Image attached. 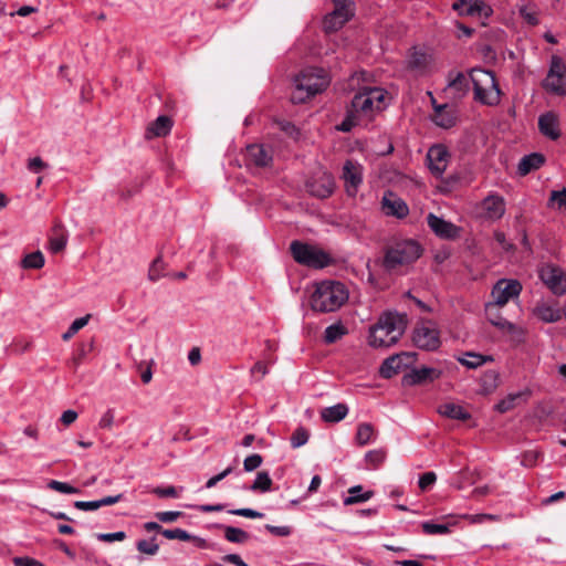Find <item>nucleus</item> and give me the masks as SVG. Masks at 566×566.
<instances>
[{"instance_id":"1","label":"nucleus","mask_w":566,"mask_h":566,"mask_svg":"<svg viewBox=\"0 0 566 566\" xmlns=\"http://www.w3.org/2000/svg\"><path fill=\"white\" fill-rule=\"evenodd\" d=\"M407 327L405 315L387 312L370 326L368 344L374 348H388L399 342Z\"/></svg>"},{"instance_id":"2","label":"nucleus","mask_w":566,"mask_h":566,"mask_svg":"<svg viewBox=\"0 0 566 566\" xmlns=\"http://www.w3.org/2000/svg\"><path fill=\"white\" fill-rule=\"evenodd\" d=\"M348 300L345 285L338 281L317 283L311 297V307L315 312L329 313L338 310Z\"/></svg>"},{"instance_id":"3","label":"nucleus","mask_w":566,"mask_h":566,"mask_svg":"<svg viewBox=\"0 0 566 566\" xmlns=\"http://www.w3.org/2000/svg\"><path fill=\"white\" fill-rule=\"evenodd\" d=\"M422 252V247L416 240L398 241L385 250L380 264L387 273H394L401 266L415 263Z\"/></svg>"},{"instance_id":"4","label":"nucleus","mask_w":566,"mask_h":566,"mask_svg":"<svg viewBox=\"0 0 566 566\" xmlns=\"http://www.w3.org/2000/svg\"><path fill=\"white\" fill-rule=\"evenodd\" d=\"M474 99L483 105L494 106L500 103L501 90L492 71L474 67L470 71Z\"/></svg>"},{"instance_id":"5","label":"nucleus","mask_w":566,"mask_h":566,"mask_svg":"<svg viewBox=\"0 0 566 566\" xmlns=\"http://www.w3.org/2000/svg\"><path fill=\"white\" fill-rule=\"evenodd\" d=\"M290 252L296 263L311 269H324L333 264L332 256L323 249L298 240L291 242Z\"/></svg>"},{"instance_id":"6","label":"nucleus","mask_w":566,"mask_h":566,"mask_svg":"<svg viewBox=\"0 0 566 566\" xmlns=\"http://www.w3.org/2000/svg\"><path fill=\"white\" fill-rule=\"evenodd\" d=\"M412 343L419 349L436 352L441 345L440 332L432 322H421L413 328Z\"/></svg>"},{"instance_id":"7","label":"nucleus","mask_w":566,"mask_h":566,"mask_svg":"<svg viewBox=\"0 0 566 566\" xmlns=\"http://www.w3.org/2000/svg\"><path fill=\"white\" fill-rule=\"evenodd\" d=\"M543 87L557 96L566 95V66L559 56H552L551 65Z\"/></svg>"},{"instance_id":"8","label":"nucleus","mask_w":566,"mask_h":566,"mask_svg":"<svg viewBox=\"0 0 566 566\" xmlns=\"http://www.w3.org/2000/svg\"><path fill=\"white\" fill-rule=\"evenodd\" d=\"M295 83L302 84V87L310 92V95H316L323 92L329 84L328 76L324 69L307 67L296 77Z\"/></svg>"},{"instance_id":"9","label":"nucleus","mask_w":566,"mask_h":566,"mask_svg":"<svg viewBox=\"0 0 566 566\" xmlns=\"http://www.w3.org/2000/svg\"><path fill=\"white\" fill-rule=\"evenodd\" d=\"M334 10L324 18L326 32L340 29L354 15V2L350 0H333Z\"/></svg>"},{"instance_id":"10","label":"nucleus","mask_w":566,"mask_h":566,"mask_svg":"<svg viewBox=\"0 0 566 566\" xmlns=\"http://www.w3.org/2000/svg\"><path fill=\"white\" fill-rule=\"evenodd\" d=\"M417 354L411 352H401L386 358L379 368V375L385 379H390L401 369L409 367L416 361Z\"/></svg>"},{"instance_id":"11","label":"nucleus","mask_w":566,"mask_h":566,"mask_svg":"<svg viewBox=\"0 0 566 566\" xmlns=\"http://www.w3.org/2000/svg\"><path fill=\"white\" fill-rule=\"evenodd\" d=\"M522 292V284L517 280L501 279L499 280L492 291L491 295L494 298L493 305L504 306L510 300L517 297Z\"/></svg>"},{"instance_id":"12","label":"nucleus","mask_w":566,"mask_h":566,"mask_svg":"<svg viewBox=\"0 0 566 566\" xmlns=\"http://www.w3.org/2000/svg\"><path fill=\"white\" fill-rule=\"evenodd\" d=\"M305 188L311 196L326 199L335 190V179L332 174L325 171L307 179Z\"/></svg>"},{"instance_id":"13","label":"nucleus","mask_w":566,"mask_h":566,"mask_svg":"<svg viewBox=\"0 0 566 566\" xmlns=\"http://www.w3.org/2000/svg\"><path fill=\"white\" fill-rule=\"evenodd\" d=\"M363 166L350 159L346 160L343 166L340 178L344 181L345 192L349 197H355L363 184Z\"/></svg>"},{"instance_id":"14","label":"nucleus","mask_w":566,"mask_h":566,"mask_svg":"<svg viewBox=\"0 0 566 566\" xmlns=\"http://www.w3.org/2000/svg\"><path fill=\"white\" fill-rule=\"evenodd\" d=\"M539 277L555 295L566 293V275L559 268L546 265L539 271Z\"/></svg>"},{"instance_id":"15","label":"nucleus","mask_w":566,"mask_h":566,"mask_svg":"<svg viewBox=\"0 0 566 566\" xmlns=\"http://www.w3.org/2000/svg\"><path fill=\"white\" fill-rule=\"evenodd\" d=\"M450 154L448 148L442 144H436L428 149L427 161L428 168L436 177L442 176L448 166Z\"/></svg>"},{"instance_id":"16","label":"nucleus","mask_w":566,"mask_h":566,"mask_svg":"<svg viewBox=\"0 0 566 566\" xmlns=\"http://www.w3.org/2000/svg\"><path fill=\"white\" fill-rule=\"evenodd\" d=\"M441 375L442 371L440 369L432 367L413 368L410 373L403 375L401 384L406 387L417 386L439 379Z\"/></svg>"},{"instance_id":"17","label":"nucleus","mask_w":566,"mask_h":566,"mask_svg":"<svg viewBox=\"0 0 566 566\" xmlns=\"http://www.w3.org/2000/svg\"><path fill=\"white\" fill-rule=\"evenodd\" d=\"M427 223L431 231L441 239L451 240L459 235V228L455 224L434 213L427 216Z\"/></svg>"},{"instance_id":"18","label":"nucleus","mask_w":566,"mask_h":566,"mask_svg":"<svg viewBox=\"0 0 566 566\" xmlns=\"http://www.w3.org/2000/svg\"><path fill=\"white\" fill-rule=\"evenodd\" d=\"M497 307H499L497 305H493L491 303H489L486 305L485 312H486L489 322L493 326L497 327L499 329H501L503 332L510 333L512 335H517L518 337H521L523 335L522 329L518 328L515 324H513V323L509 322L507 319H505L504 317H502Z\"/></svg>"},{"instance_id":"19","label":"nucleus","mask_w":566,"mask_h":566,"mask_svg":"<svg viewBox=\"0 0 566 566\" xmlns=\"http://www.w3.org/2000/svg\"><path fill=\"white\" fill-rule=\"evenodd\" d=\"M433 108L432 122L437 126L449 129L455 125L457 115L453 107H450L448 104L438 105L433 99Z\"/></svg>"},{"instance_id":"20","label":"nucleus","mask_w":566,"mask_h":566,"mask_svg":"<svg viewBox=\"0 0 566 566\" xmlns=\"http://www.w3.org/2000/svg\"><path fill=\"white\" fill-rule=\"evenodd\" d=\"M538 129L545 137L556 140L560 137L558 117L553 112H547L538 117Z\"/></svg>"},{"instance_id":"21","label":"nucleus","mask_w":566,"mask_h":566,"mask_svg":"<svg viewBox=\"0 0 566 566\" xmlns=\"http://www.w3.org/2000/svg\"><path fill=\"white\" fill-rule=\"evenodd\" d=\"M452 8L461 15H488L491 9L481 0H458Z\"/></svg>"},{"instance_id":"22","label":"nucleus","mask_w":566,"mask_h":566,"mask_svg":"<svg viewBox=\"0 0 566 566\" xmlns=\"http://www.w3.org/2000/svg\"><path fill=\"white\" fill-rule=\"evenodd\" d=\"M245 160L256 167H268L272 163V155L263 145L252 144L247 146Z\"/></svg>"},{"instance_id":"23","label":"nucleus","mask_w":566,"mask_h":566,"mask_svg":"<svg viewBox=\"0 0 566 566\" xmlns=\"http://www.w3.org/2000/svg\"><path fill=\"white\" fill-rule=\"evenodd\" d=\"M545 163V156L539 153H532L525 155L518 163L517 172L521 176H526L533 170L539 169Z\"/></svg>"},{"instance_id":"24","label":"nucleus","mask_w":566,"mask_h":566,"mask_svg":"<svg viewBox=\"0 0 566 566\" xmlns=\"http://www.w3.org/2000/svg\"><path fill=\"white\" fill-rule=\"evenodd\" d=\"M486 214L492 219H500L505 212L504 199L497 195L488 196L482 202Z\"/></svg>"},{"instance_id":"25","label":"nucleus","mask_w":566,"mask_h":566,"mask_svg":"<svg viewBox=\"0 0 566 566\" xmlns=\"http://www.w3.org/2000/svg\"><path fill=\"white\" fill-rule=\"evenodd\" d=\"M382 208L385 209L386 214L394 216L398 219H403L409 213L407 203L400 198L391 200L387 196H384Z\"/></svg>"},{"instance_id":"26","label":"nucleus","mask_w":566,"mask_h":566,"mask_svg":"<svg viewBox=\"0 0 566 566\" xmlns=\"http://www.w3.org/2000/svg\"><path fill=\"white\" fill-rule=\"evenodd\" d=\"M172 128V120L167 115L158 116L147 128V137H165Z\"/></svg>"},{"instance_id":"27","label":"nucleus","mask_w":566,"mask_h":566,"mask_svg":"<svg viewBox=\"0 0 566 566\" xmlns=\"http://www.w3.org/2000/svg\"><path fill=\"white\" fill-rule=\"evenodd\" d=\"M53 235L50 238V250L52 253L62 252L67 243V233L63 224L56 222L52 229Z\"/></svg>"},{"instance_id":"28","label":"nucleus","mask_w":566,"mask_h":566,"mask_svg":"<svg viewBox=\"0 0 566 566\" xmlns=\"http://www.w3.org/2000/svg\"><path fill=\"white\" fill-rule=\"evenodd\" d=\"M438 412L447 418L467 421L471 419V413L467 411L462 406L452 402L443 403L439 407Z\"/></svg>"},{"instance_id":"29","label":"nucleus","mask_w":566,"mask_h":566,"mask_svg":"<svg viewBox=\"0 0 566 566\" xmlns=\"http://www.w3.org/2000/svg\"><path fill=\"white\" fill-rule=\"evenodd\" d=\"M348 413V407L345 403H336L331 407H326L321 411V417L325 422L336 423L342 421Z\"/></svg>"},{"instance_id":"30","label":"nucleus","mask_w":566,"mask_h":566,"mask_svg":"<svg viewBox=\"0 0 566 566\" xmlns=\"http://www.w3.org/2000/svg\"><path fill=\"white\" fill-rule=\"evenodd\" d=\"M534 314L537 318L545 323L558 322L563 316V313L559 308H556L545 303L536 305V307L534 308Z\"/></svg>"},{"instance_id":"31","label":"nucleus","mask_w":566,"mask_h":566,"mask_svg":"<svg viewBox=\"0 0 566 566\" xmlns=\"http://www.w3.org/2000/svg\"><path fill=\"white\" fill-rule=\"evenodd\" d=\"M492 356L478 354L474 352H467L462 357L458 358V361L469 369H476L488 361H492Z\"/></svg>"},{"instance_id":"32","label":"nucleus","mask_w":566,"mask_h":566,"mask_svg":"<svg viewBox=\"0 0 566 566\" xmlns=\"http://www.w3.org/2000/svg\"><path fill=\"white\" fill-rule=\"evenodd\" d=\"M350 108L356 113H365L371 112L374 108V104L366 93L365 88L358 93H356L352 99Z\"/></svg>"},{"instance_id":"33","label":"nucleus","mask_w":566,"mask_h":566,"mask_svg":"<svg viewBox=\"0 0 566 566\" xmlns=\"http://www.w3.org/2000/svg\"><path fill=\"white\" fill-rule=\"evenodd\" d=\"M363 486L361 485H354L348 490L349 495L344 499V505H353L357 503H363L368 501L374 496L373 491H366L361 493Z\"/></svg>"},{"instance_id":"34","label":"nucleus","mask_w":566,"mask_h":566,"mask_svg":"<svg viewBox=\"0 0 566 566\" xmlns=\"http://www.w3.org/2000/svg\"><path fill=\"white\" fill-rule=\"evenodd\" d=\"M219 527L224 531V538L228 542L242 544L250 538L249 533L239 527L228 525H219Z\"/></svg>"},{"instance_id":"35","label":"nucleus","mask_w":566,"mask_h":566,"mask_svg":"<svg viewBox=\"0 0 566 566\" xmlns=\"http://www.w3.org/2000/svg\"><path fill=\"white\" fill-rule=\"evenodd\" d=\"M428 55L422 51L415 50L408 60V67L413 71L423 73L428 67Z\"/></svg>"},{"instance_id":"36","label":"nucleus","mask_w":566,"mask_h":566,"mask_svg":"<svg viewBox=\"0 0 566 566\" xmlns=\"http://www.w3.org/2000/svg\"><path fill=\"white\" fill-rule=\"evenodd\" d=\"M347 328L340 323L332 324L325 328L324 342L326 344H334L347 334Z\"/></svg>"},{"instance_id":"37","label":"nucleus","mask_w":566,"mask_h":566,"mask_svg":"<svg viewBox=\"0 0 566 566\" xmlns=\"http://www.w3.org/2000/svg\"><path fill=\"white\" fill-rule=\"evenodd\" d=\"M374 436L375 429L373 424L364 422L358 424L355 440L358 446H366L373 441Z\"/></svg>"},{"instance_id":"38","label":"nucleus","mask_w":566,"mask_h":566,"mask_svg":"<svg viewBox=\"0 0 566 566\" xmlns=\"http://www.w3.org/2000/svg\"><path fill=\"white\" fill-rule=\"evenodd\" d=\"M94 348V339H90L87 343H81L74 353L71 364L76 369L85 359L86 355Z\"/></svg>"},{"instance_id":"39","label":"nucleus","mask_w":566,"mask_h":566,"mask_svg":"<svg viewBox=\"0 0 566 566\" xmlns=\"http://www.w3.org/2000/svg\"><path fill=\"white\" fill-rule=\"evenodd\" d=\"M44 262H45V260H44V256H43L42 252L41 251H35V252L27 254L21 260V266L23 269L38 270V269L43 268Z\"/></svg>"},{"instance_id":"40","label":"nucleus","mask_w":566,"mask_h":566,"mask_svg":"<svg viewBox=\"0 0 566 566\" xmlns=\"http://www.w3.org/2000/svg\"><path fill=\"white\" fill-rule=\"evenodd\" d=\"M272 486V480L268 472L261 471L258 472L256 478L253 484L250 486V490L253 492H269Z\"/></svg>"},{"instance_id":"41","label":"nucleus","mask_w":566,"mask_h":566,"mask_svg":"<svg viewBox=\"0 0 566 566\" xmlns=\"http://www.w3.org/2000/svg\"><path fill=\"white\" fill-rule=\"evenodd\" d=\"M166 264L163 261V258L158 255L150 264L148 270V279L151 282L158 281L160 277L169 275L168 273H165Z\"/></svg>"},{"instance_id":"42","label":"nucleus","mask_w":566,"mask_h":566,"mask_svg":"<svg viewBox=\"0 0 566 566\" xmlns=\"http://www.w3.org/2000/svg\"><path fill=\"white\" fill-rule=\"evenodd\" d=\"M136 548L142 554L154 556L158 553L159 545L156 543V536H153L150 539H139Z\"/></svg>"},{"instance_id":"43","label":"nucleus","mask_w":566,"mask_h":566,"mask_svg":"<svg viewBox=\"0 0 566 566\" xmlns=\"http://www.w3.org/2000/svg\"><path fill=\"white\" fill-rule=\"evenodd\" d=\"M308 438H310L308 430L302 426L297 427L290 438L292 448L297 449V448L306 444L308 441Z\"/></svg>"},{"instance_id":"44","label":"nucleus","mask_w":566,"mask_h":566,"mask_svg":"<svg viewBox=\"0 0 566 566\" xmlns=\"http://www.w3.org/2000/svg\"><path fill=\"white\" fill-rule=\"evenodd\" d=\"M386 459V451L382 449L370 450L365 455V461L371 469H377Z\"/></svg>"},{"instance_id":"45","label":"nucleus","mask_w":566,"mask_h":566,"mask_svg":"<svg viewBox=\"0 0 566 566\" xmlns=\"http://www.w3.org/2000/svg\"><path fill=\"white\" fill-rule=\"evenodd\" d=\"M358 124V114L352 108L347 109L345 118L336 126L338 132L348 133Z\"/></svg>"},{"instance_id":"46","label":"nucleus","mask_w":566,"mask_h":566,"mask_svg":"<svg viewBox=\"0 0 566 566\" xmlns=\"http://www.w3.org/2000/svg\"><path fill=\"white\" fill-rule=\"evenodd\" d=\"M91 315L87 314L83 317L76 318L67 328V331L62 335L63 340L71 339L80 329L87 325Z\"/></svg>"},{"instance_id":"47","label":"nucleus","mask_w":566,"mask_h":566,"mask_svg":"<svg viewBox=\"0 0 566 566\" xmlns=\"http://www.w3.org/2000/svg\"><path fill=\"white\" fill-rule=\"evenodd\" d=\"M421 528L427 535L447 534L450 532L448 524H436L433 522H423Z\"/></svg>"},{"instance_id":"48","label":"nucleus","mask_w":566,"mask_h":566,"mask_svg":"<svg viewBox=\"0 0 566 566\" xmlns=\"http://www.w3.org/2000/svg\"><path fill=\"white\" fill-rule=\"evenodd\" d=\"M48 488L53 490V491H56V492H60V493H64V494H77V493H80V490L77 488L72 486L71 484H69L66 482H61V481H56V480H51L48 483Z\"/></svg>"},{"instance_id":"49","label":"nucleus","mask_w":566,"mask_h":566,"mask_svg":"<svg viewBox=\"0 0 566 566\" xmlns=\"http://www.w3.org/2000/svg\"><path fill=\"white\" fill-rule=\"evenodd\" d=\"M521 398V394H510L506 398L495 405V410L501 413L507 412L515 407V401Z\"/></svg>"},{"instance_id":"50","label":"nucleus","mask_w":566,"mask_h":566,"mask_svg":"<svg viewBox=\"0 0 566 566\" xmlns=\"http://www.w3.org/2000/svg\"><path fill=\"white\" fill-rule=\"evenodd\" d=\"M313 95H310V92L302 87V84L295 83V88L291 94V102L293 104H301L306 102Z\"/></svg>"},{"instance_id":"51","label":"nucleus","mask_w":566,"mask_h":566,"mask_svg":"<svg viewBox=\"0 0 566 566\" xmlns=\"http://www.w3.org/2000/svg\"><path fill=\"white\" fill-rule=\"evenodd\" d=\"M520 17L530 25L535 27L539 23L537 12L531 10L527 6H522L518 9Z\"/></svg>"},{"instance_id":"52","label":"nucleus","mask_w":566,"mask_h":566,"mask_svg":"<svg viewBox=\"0 0 566 566\" xmlns=\"http://www.w3.org/2000/svg\"><path fill=\"white\" fill-rule=\"evenodd\" d=\"M163 536L166 537L167 539H179V541H190V538H192V535L182 528H174V530L165 528V532H163Z\"/></svg>"},{"instance_id":"53","label":"nucleus","mask_w":566,"mask_h":566,"mask_svg":"<svg viewBox=\"0 0 566 566\" xmlns=\"http://www.w3.org/2000/svg\"><path fill=\"white\" fill-rule=\"evenodd\" d=\"M549 202L556 205L559 210L566 209V188L553 190L551 192Z\"/></svg>"},{"instance_id":"54","label":"nucleus","mask_w":566,"mask_h":566,"mask_svg":"<svg viewBox=\"0 0 566 566\" xmlns=\"http://www.w3.org/2000/svg\"><path fill=\"white\" fill-rule=\"evenodd\" d=\"M542 453L538 450H528L525 451L522 455V465L526 468H532L536 465L538 459L541 458Z\"/></svg>"},{"instance_id":"55","label":"nucleus","mask_w":566,"mask_h":566,"mask_svg":"<svg viewBox=\"0 0 566 566\" xmlns=\"http://www.w3.org/2000/svg\"><path fill=\"white\" fill-rule=\"evenodd\" d=\"M263 462L262 455L254 453L247 457L243 461V469L247 472H252L258 469Z\"/></svg>"},{"instance_id":"56","label":"nucleus","mask_w":566,"mask_h":566,"mask_svg":"<svg viewBox=\"0 0 566 566\" xmlns=\"http://www.w3.org/2000/svg\"><path fill=\"white\" fill-rule=\"evenodd\" d=\"M228 513L248 518H262L264 516L263 513L248 507L229 510Z\"/></svg>"},{"instance_id":"57","label":"nucleus","mask_w":566,"mask_h":566,"mask_svg":"<svg viewBox=\"0 0 566 566\" xmlns=\"http://www.w3.org/2000/svg\"><path fill=\"white\" fill-rule=\"evenodd\" d=\"M436 481H437V475L434 472H432V471L426 472L422 475H420V478H419V482H418L419 489L421 491H427L436 483Z\"/></svg>"},{"instance_id":"58","label":"nucleus","mask_w":566,"mask_h":566,"mask_svg":"<svg viewBox=\"0 0 566 566\" xmlns=\"http://www.w3.org/2000/svg\"><path fill=\"white\" fill-rule=\"evenodd\" d=\"M96 538L101 542L112 543L115 541H124L126 538V533L123 531H118L115 533H98L96 534Z\"/></svg>"},{"instance_id":"59","label":"nucleus","mask_w":566,"mask_h":566,"mask_svg":"<svg viewBox=\"0 0 566 566\" xmlns=\"http://www.w3.org/2000/svg\"><path fill=\"white\" fill-rule=\"evenodd\" d=\"M181 515H182V512H179V511H166V512L155 513V517L161 523L175 522Z\"/></svg>"},{"instance_id":"60","label":"nucleus","mask_w":566,"mask_h":566,"mask_svg":"<svg viewBox=\"0 0 566 566\" xmlns=\"http://www.w3.org/2000/svg\"><path fill=\"white\" fill-rule=\"evenodd\" d=\"M264 527L269 533H271L274 536L286 537L292 534L291 526H274L271 524H266Z\"/></svg>"},{"instance_id":"61","label":"nucleus","mask_w":566,"mask_h":566,"mask_svg":"<svg viewBox=\"0 0 566 566\" xmlns=\"http://www.w3.org/2000/svg\"><path fill=\"white\" fill-rule=\"evenodd\" d=\"M151 493L156 494L159 497H177L178 496L177 489L172 485H169L166 488H163V486L154 488Z\"/></svg>"},{"instance_id":"62","label":"nucleus","mask_w":566,"mask_h":566,"mask_svg":"<svg viewBox=\"0 0 566 566\" xmlns=\"http://www.w3.org/2000/svg\"><path fill=\"white\" fill-rule=\"evenodd\" d=\"M494 239L495 241L502 247L503 250L510 252L515 250V245L507 242L505 233L502 231H495L494 232Z\"/></svg>"},{"instance_id":"63","label":"nucleus","mask_w":566,"mask_h":566,"mask_svg":"<svg viewBox=\"0 0 566 566\" xmlns=\"http://www.w3.org/2000/svg\"><path fill=\"white\" fill-rule=\"evenodd\" d=\"M368 96L370 97L373 104L377 102L378 104L384 101V90L380 87H364Z\"/></svg>"},{"instance_id":"64","label":"nucleus","mask_w":566,"mask_h":566,"mask_svg":"<svg viewBox=\"0 0 566 566\" xmlns=\"http://www.w3.org/2000/svg\"><path fill=\"white\" fill-rule=\"evenodd\" d=\"M14 566H43V564L31 557H14L13 558Z\"/></svg>"}]
</instances>
